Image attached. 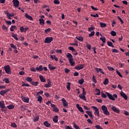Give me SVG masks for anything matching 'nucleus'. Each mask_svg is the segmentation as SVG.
<instances>
[{"mask_svg":"<svg viewBox=\"0 0 129 129\" xmlns=\"http://www.w3.org/2000/svg\"><path fill=\"white\" fill-rule=\"evenodd\" d=\"M53 41V37H47L45 39V41H44V43L46 44H50L51 42Z\"/></svg>","mask_w":129,"mask_h":129,"instance_id":"nucleus-4","label":"nucleus"},{"mask_svg":"<svg viewBox=\"0 0 129 129\" xmlns=\"http://www.w3.org/2000/svg\"><path fill=\"white\" fill-rule=\"evenodd\" d=\"M100 40H101V41H102V42L103 43V44H104V43H106V41H106V38H105V37H100Z\"/></svg>","mask_w":129,"mask_h":129,"instance_id":"nucleus-31","label":"nucleus"},{"mask_svg":"<svg viewBox=\"0 0 129 129\" xmlns=\"http://www.w3.org/2000/svg\"><path fill=\"white\" fill-rule=\"evenodd\" d=\"M53 3L55 5H60V1L59 0H54Z\"/></svg>","mask_w":129,"mask_h":129,"instance_id":"nucleus-48","label":"nucleus"},{"mask_svg":"<svg viewBox=\"0 0 129 129\" xmlns=\"http://www.w3.org/2000/svg\"><path fill=\"white\" fill-rule=\"evenodd\" d=\"M21 98L24 102H25L26 103H29V101H30V99L29 98V97L22 96Z\"/></svg>","mask_w":129,"mask_h":129,"instance_id":"nucleus-7","label":"nucleus"},{"mask_svg":"<svg viewBox=\"0 0 129 129\" xmlns=\"http://www.w3.org/2000/svg\"><path fill=\"white\" fill-rule=\"evenodd\" d=\"M73 126L75 129H80V127H79V126H78L75 123H73Z\"/></svg>","mask_w":129,"mask_h":129,"instance_id":"nucleus-42","label":"nucleus"},{"mask_svg":"<svg viewBox=\"0 0 129 129\" xmlns=\"http://www.w3.org/2000/svg\"><path fill=\"white\" fill-rule=\"evenodd\" d=\"M79 84H83V83H84V79H82L79 80Z\"/></svg>","mask_w":129,"mask_h":129,"instance_id":"nucleus-49","label":"nucleus"},{"mask_svg":"<svg viewBox=\"0 0 129 129\" xmlns=\"http://www.w3.org/2000/svg\"><path fill=\"white\" fill-rule=\"evenodd\" d=\"M64 72L65 73H69V72H70V70L68 69H64Z\"/></svg>","mask_w":129,"mask_h":129,"instance_id":"nucleus-61","label":"nucleus"},{"mask_svg":"<svg viewBox=\"0 0 129 129\" xmlns=\"http://www.w3.org/2000/svg\"><path fill=\"white\" fill-rule=\"evenodd\" d=\"M36 70L37 71H38V72H41V71H42V70H43V66L40 65L39 67H36Z\"/></svg>","mask_w":129,"mask_h":129,"instance_id":"nucleus-16","label":"nucleus"},{"mask_svg":"<svg viewBox=\"0 0 129 129\" xmlns=\"http://www.w3.org/2000/svg\"><path fill=\"white\" fill-rule=\"evenodd\" d=\"M101 96L103 97V98H106V95L103 93H102Z\"/></svg>","mask_w":129,"mask_h":129,"instance_id":"nucleus-62","label":"nucleus"},{"mask_svg":"<svg viewBox=\"0 0 129 129\" xmlns=\"http://www.w3.org/2000/svg\"><path fill=\"white\" fill-rule=\"evenodd\" d=\"M25 18H26V19H28V20H30V21H33V18L32 17V16L28 15V14L26 13L25 15Z\"/></svg>","mask_w":129,"mask_h":129,"instance_id":"nucleus-18","label":"nucleus"},{"mask_svg":"<svg viewBox=\"0 0 129 129\" xmlns=\"http://www.w3.org/2000/svg\"><path fill=\"white\" fill-rule=\"evenodd\" d=\"M2 29H3V30H6V31L8 30V27H7V26H6L5 25H3L2 26Z\"/></svg>","mask_w":129,"mask_h":129,"instance_id":"nucleus-60","label":"nucleus"},{"mask_svg":"<svg viewBox=\"0 0 129 129\" xmlns=\"http://www.w3.org/2000/svg\"><path fill=\"white\" fill-rule=\"evenodd\" d=\"M39 116H36L33 118V121H34V122L38 121V120H39Z\"/></svg>","mask_w":129,"mask_h":129,"instance_id":"nucleus-41","label":"nucleus"},{"mask_svg":"<svg viewBox=\"0 0 129 129\" xmlns=\"http://www.w3.org/2000/svg\"><path fill=\"white\" fill-rule=\"evenodd\" d=\"M30 70L32 72H36V69H35V68H30Z\"/></svg>","mask_w":129,"mask_h":129,"instance_id":"nucleus-64","label":"nucleus"},{"mask_svg":"<svg viewBox=\"0 0 129 129\" xmlns=\"http://www.w3.org/2000/svg\"><path fill=\"white\" fill-rule=\"evenodd\" d=\"M7 108H8V109H14V108H15V106L13 104L9 105L7 106Z\"/></svg>","mask_w":129,"mask_h":129,"instance_id":"nucleus-28","label":"nucleus"},{"mask_svg":"<svg viewBox=\"0 0 129 129\" xmlns=\"http://www.w3.org/2000/svg\"><path fill=\"white\" fill-rule=\"evenodd\" d=\"M3 81H4L5 83H6V84H9V83H10V80L9 79V78L4 79L3 80Z\"/></svg>","mask_w":129,"mask_h":129,"instance_id":"nucleus-35","label":"nucleus"},{"mask_svg":"<svg viewBox=\"0 0 129 129\" xmlns=\"http://www.w3.org/2000/svg\"><path fill=\"white\" fill-rule=\"evenodd\" d=\"M48 68L50 70H55L56 67H52V64H48Z\"/></svg>","mask_w":129,"mask_h":129,"instance_id":"nucleus-27","label":"nucleus"},{"mask_svg":"<svg viewBox=\"0 0 129 129\" xmlns=\"http://www.w3.org/2000/svg\"><path fill=\"white\" fill-rule=\"evenodd\" d=\"M106 94L109 99H111V100H113V97H112L111 94L108 92H106Z\"/></svg>","mask_w":129,"mask_h":129,"instance_id":"nucleus-19","label":"nucleus"},{"mask_svg":"<svg viewBox=\"0 0 129 129\" xmlns=\"http://www.w3.org/2000/svg\"><path fill=\"white\" fill-rule=\"evenodd\" d=\"M61 101L62 102V104L64 107H66V106H68V103H67V101L65 100V98H62L61 99Z\"/></svg>","mask_w":129,"mask_h":129,"instance_id":"nucleus-13","label":"nucleus"},{"mask_svg":"<svg viewBox=\"0 0 129 129\" xmlns=\"http://www.w3.org/2000/svg\"><path fill=\"white\" fill-rule=\"evenodd\" d=\"M67 58H68L69 61H71L72 60H74L73 59V56L70 53H67Z\"/></svg>","mask_w":129,"mask_h":129,"instance_id":"nucleus-15","label":"nucleus"},{"mask_svg":"<svg viewBox=\"0 0 129 129\" xmlns=\"http://www.w3.org/2000/svg\"><path fill=\"white\" fill-rule=\"evenodd\" d=\"M95 70L96 72V73H99V72H101L102 74H105L104 72H103V70H102V69L95 68Z\"/></svg>","mask_w":129,"mask_h":129,"instance_id":"nucleus-12","label":"nucleus"},{"mask_svg":"<svg viewBox=\"0 0 129 129\" xmlns=\"http://www.w3.org/2000/svg\"><path fill=\"white\" fill-rule=\"evenodd\" d=\"M12 37L16 39V41H19V38L17 37V34H15L14 33L12 34Z\"/></svg>","mask_w":129,"mask_h":129,"instance_id":"nucleus-37","label":"nucleus"},{"mask_svg":"<svg viewBox=\"0 0 129 129\" xmlns=\"http://www.w3.org/2000/svg\"><path fill=\"white\" fill-rule=\"evenodd\" d=\"M26 80H27V81H28V82H31V83H32V82H33V79H32V78H31L30 77H27L26 78Z\"/></svg>","mask_w":129,"mask_h":129,"instance_id":"nucleus-25","label":"nucleus"},{"mask_svg":"<svg viewBox=\"0 0 129 129\" xmlns=\"http://www.w3.org/2000/svg\"><path fill=\"white\" fill-rule=\"evenodd\" d=\"M84 68V64H80L79 66H76L75 67V69H76L77 70H81V69H83Z\"/></svg>","mask_w":129,"mask_h":129,"instance_id":"nucleus-9","label":"nucleus"},{"mask_svg":"<svg viewBox=\"0 0 129 129\" xmlns=\"http://www.w3.org/2000/svg\"><path fill=\"white\" fill-rule=\"evenodd\" d=\"M38 101H39L40 103L43 101V98L40 95L38 96Z\"/></svg>","mask_w":129,"mask_h":129,"instance_id":"nucleus-34","label":"nucleus"},{"mask_svg":"<svg viewBox=\"0 0 129 129\" xmlns=\"http://www.w3.org/2000/svg\"><path fill=\"white\" fill-rule=\"evenodd\" d=\"M47 82L48 84H45L44 85V87H45V88H49V87H51L52 85L51 84V81L50 80V79L47 80Z\"/></svg>","mask_w":129,"mask_h":129,"instance_id":"nucleus-11","label":"nucleus"},{"mask_svg":"<svg viewBox=\"0 0 129 129\" xmlns=\"http://www.w3.org/2000/svg\"><path fill=\"white\" fill-rule=\"evenodd\" d=\"M78 109L79 110V111H80V112H82V113H84V110H83L82 107H80Z\"/></svg>","mask_w":129,"mask_h":129,"instance_id":"nucleus-51","label":"nucleus"},{"mask_svg":"<svg viewBox=\"0 0 129 129\" xmlns=\"http://www.w3.org/2000/svg\"><path fill=\"white\" fill-rule=\"evenodd\" d=\"M52 120L53 121H54V122H55V123L58 122V116L57 115L54 116V117L53 118Z\"/></svg>","mask_w":129,"mask_h":129,"instance_id":"nucleus-24","label":"nucleus"},{"mask_svg":"<svg viewBox=\"0 0 129 129\" xmlns=\"http://www.w3.org/2000/svg\"><path fill=\"white\" fill-rule=\"evenodd\" d=\"M50 59H52V60H55V61H58V58H57V57L56 56V55H50Z\"/></svg>","mask_w":129,"mask_h":129,"instance_id":"nucleus-21","label":"nucleus"},{"mask_svg":"<svg viewBox=\"0 0 129 129\" xmlns=\"http://www.w3.org/2000/svg\"><path fill=\"white\" fill-rule=\"evenodd\" d=\"M107 45L109 47H113V44H112V42L110 41H107Z\"/></svg>","mask_w":129,"mask_h":129,"instance_id":"nucleus-45","label":"nucleus"},{"mask_svg":"<svg viewBox=\"0 0 129 129\" xmlns=\"http://www.w3.org/2000/svg\"><path fill=\"white\" fill-rule=\"evenodd\" d=\"M43 125L46 126V127H51V124L49 123L48 121H45L43 122Z\"/></svg>","mask_w":129,"mask_h":129,"instance_id":"nucleus-17","label":"nucleus"},{"mask_svg":"<svg viewBox=\"0 0 129 129\" xmlns=\"http://www.w3.org/2000/svg\"><path fill=\"white\" fill-rule=\"evenodd\" d=\"M91 17H93V18H98L99 16L98 14H96L95 15L90 14Z\"/></svg>","mask_w":129,"mask_h":129,"instance_id":"nucleus-44","label":"nucleus"},{"mask_svg":"<svg viewBox=\"0 0 129 129\" xmlns=\"http://www.w3.org/2000/svg\"><path fill=\"white\" fill-rule=\"evenodd\" d=\"M117 19H118V20H120V23H121V24H123V23H124V22H123V21L122 20V19H121V18H120V17L118 16V17H117Z\"/></svg>","mask_w":129,"mask_h":129,"instance_id":"nucleus-54","label":"nucleus"},{"mask_svg":"<svg viewBox=\"0 0 129 129\" xmlns=\"http://www.w3.org/2000/svg\"><path fill=\"white\" fill-rule=\"evenodd\" d=\"M96 95H99L100 94V90L98 89H96Z\"/></svg>","mask_w":129,"mask_h":129,"instance_id":"nucleus-56","label":"nucleus"},{"mask_svg":"<svg viewBox=\"0 0 129 129\" xmlns=\"http://www.w3.org/2000/svg\"><path fill=\"white\" fill-rule=\"evenodd\" d=\"M0 107L2 108L1 110L2 111H7L8 110V108L6 107V105L5 104V102L4 101L0 102Z\"/></svg>","mask_w":129,"mask_h":129,"instance_id":"nucleus-2","label":"nucleus"},{"mask_svg":"<svg viewBox=\"0 0 129 129\" xmlns=\"http://www.w3.org/2000/svg\"><path fill=\"white\" fill-rule=\"evenodd\" d=\"M25 86L26 87H30V85H29V84H26L25 83L23 82L22 85V87H24Z\"/></svg>","mask_w":129,"mask_h":129,"instance_id":"nucleus-36","label":"nucleus"},{"mask_svg":"<svg viewBox=\"0 0 129 129\" xmlns=\"http://www.w3.org/2000/svg\"><path fill=\"white\" fill-rule=\"evenodd\" d=\"M101 108L104 114L106 115H108V114H109V112L107 110V107H106L105 105H102Z\"/></svg>","mask_w":129,"mask_h":129,"instance_id":"nucleus-3","label":"nucleus"},{"mask_svg":"<svg viewBox=\"0 0 129 129\" xmlns=\"http://www.w3.org/2000/svg\"><path fill=\"white\" fill-rule=\"evenodd\" d=\"M39 78L41 82H46V80L44 79V78L43 77V76H40Z\"/></svg>","mask_w":129,"mask_h":129,"instance_id":"nucleus-33","label":"nucleus"},{"mask_svg":"<svg viewBox=\"0 0 129 129\" xmlns=\"http://www.w3.org/2000/svg\"><path fill=\"white\" fill-rule=\"evenodd\" d=\"M39 21L40 25H41V26H44V25L45 24V22H44V19H39Z\"/></svg>","mask_w":129,"mask_h":129,"instance_id":"nucleus-20","label":"nucleus"},{"mask_svg":"<svg viewBox=\"0 0 129 129\" xmlns=\"http://www.w3.org/2000/svg\"><path fill=\"white\" fill-rule=\"evenodd\" d=\"M71 83L70 82H68L67 83V89H68V90L70 91L71 90Z\"/></svg>","mask_w":129,"mask_h":129,"instance_id":"nucleus-22","label":"nucleus"},{"mask_svg":"<svg viewBox=\"0 0 129 129\" xmlns=\"http://www.w3.org/2000/svg\"><path fill=\"white\" fill-rule=\"evenodd\" d=\"M11 48H13V49H17V46L15 45L14 44L12 43L10 44Z\"/></svg>","mask_w":129,"mask_h":129,"instance_id":"nucleus-57","label":"nucleus"},{"mask_svg":"<svg viewBox=\"0 0 129 129\" xmlns=\"http://www.w3.org/2000/svg\"><path fill=\"white\" fill-rule=\"evenodd\" d=\"M28 30H29V27L25 28H24V27L21 26L20 28V30L21 33H23V32L26 33V32H27V31H28Z\"/></svg>","mask_w":129,"mask_h":129,"instance_id":"nucleus-10","label":"nucleus"},{"mask_svg":"<svg viewBox=\"0 0 129 129\" xmlns=\"http://www.w3.org/2000/svg\"><path fill=\"white\" fill-rule=\"evenodd\" d=\"M69 50H70V51H72V52H74L75 51V49L72 46H70L68 48Z\"/></svg>","mask_w":129,"mask_h":129,"instance_id":"nucleus-47","label":"nucleus"},{"mask_svg":"<svg viewBox=\"0 0 129 129\" xmlns=\"http://www.w3.org/2000/svg\"><path fill=\"white\" fill-rule=\"evenodd\" d=\"M100 25L101 26V28H105V27H106V24L101 22L100 23Z\"/></svg>","mask_w":129,"mask_h":129,"instance_id":"nucleus-38","label":"nucleus"},{"mask_svg":"<svg viewBox=\"0 0 129 129\" xmlns=\"http://www.w3.org/2000/svg\"><path fill=\"white\" fill-rule=\"evenodd\" d=\"M107 69L108 70H109V71H113V68H112L111 67L108 66L107 67Z\"/></svg>","mask_w":129,"mask_h":129,"instance_id":"nucleus-58","label":"nucleus"},{"mask_svg":"<svg viewBox=\"0 0 129 129\" xmlns=\"http://www.w3.org/2000/svg\"><path fill=\"white\" fill-rule=\"evenodd\" d=\"M86 112L90 116H92V115H93L92 113H91V112L90 111H87Z\"/></svg>","mask_w":129,"mask_h":129,"instance_id":"nucleus-53","label":"nucleus"},{"mask_svg":"<svg viewBox=\"0 0 129 129\" xmlns=\"http://www.w3.org/2000/svg\"><path fill=\"white\" fill-rule=\"evenodd\" d=\"M120 96L122 97H123V98H124V99H125V100H127V95H126V94H125V93H124L122 91H121L120 92Z\"/></svg>","mask_w":129,"mask_h":129,"instance_id":"nucleus-8","label":"nucleus"},{"mask_svg":"<svg viewBox=\"0 0 129 129\" xmlns=\"http://www.w3.org/2000/svg\"><path fill=\"white\" fill-rule=\"evenodd\" d=\"M74 60H69V62L70 63V64L71 66H74V64H75V62L73 61Z\"/></svg>","mask_w":129,"mask_h":129,"instance_id":"nucleus-52","label":"nucleus"},{"mask_svg":"<svg viewBox=\"0 0 129 129\" xmlns=\"http://www.w3.org/2000/svg\"><path fill=\"white\" fill-rule=\"evenodd\" d=\"M86 94V92L85 91V89L84 88H83V93L82 94H80V95H82V96H85V95Z\"/></svg>","mask_w":129,"mask_h":129,"instance_id":"nucleus-50","label":"nucleus"},{"mask_svg":"<svg viewBox=\"0 0 129 129\" xmlns=\"http://www.w3.org/2000/svg\"><path fill=\"white\" fill-rule=\"evenodd\" d=\"M50 32H51V28H46L44 30L45 34H49V33H50Z\"/></svg>","mask_w":129,"mask_h":129,"instance_id":"nucleus-23","label":"nucleus"},{"mask_svg":"<svg viewBox=\"0 0 129 129\" xmlns=\"http://www.w3.org/2000/svg\"><path fill=\"white\" fill-rule=\"evenodd\" d=\"M93 82L94 83H97V81H96V79H95V76H93L92 78Z\"/></svg>","mask_w":129,"mask_h":129,"instance_id":"nucleus-55","label":"nucleus"},{"mask_svg":"<svg viewBox=\"0 0 129 129\" xmlns=\"http://www.w3.org/2000/svg\"><path fill=\"white\" fill-rule=\"evenodd\" d=\"M79 97L80 98H81V99H82L83 100L86 101V97H85V96L84 95L82 96V95H80Z\"/></svg>","mask_w":129,"mask_h":129,"instance_id":"nucleus-26","label":"nucleus"},{"mask_svg":"<svg viewBox=\"0 0 129 129\" xmlns=\"http://www.w3.org/2000/svg\"><path fill=\"white\" fill-rule=\"evenodd\" d=\"M113 111H114V112H116L117 113H119V112L120 111L119 110H118L117 109V108L115 107H113Z\"/></svg>","mask_w":129,"mask_h":129,"instance_id":"nucleus-32","label":"nucleus"},{"mask_svg":"<svg viewBox=\"0 0 129 129\" xmlns=\"http://www.w3.org/2000/svg\"><path fill=\"white\" fill-rule=\"evenodd\" d=\"M15 29H17V27L15 25H12L10 28V31H11V32H14V31H15Z\"/></svg>","mask_w":129,"mask_h":129,"instance_id":"nucleus-29","label":"nucleus"},{"mask_svg":"<svg viewBox=\"0 0 129 129\" xmlns=\"http://www.w3.org/2000/svg\"><path fill=\"white\" fill-rule=\"evenodd\" d=\"M32 85H33V86H38V84H39V82H31Z\"/></svg>","mask_w":129,"mask_h":129,"instance_id":"nucleus-30","label":"nucleus"},{"mask_svg":"<svg viewBox=\"0 0 129 129\" xmlns=\"http://www.w3.org/2000/svg\"><path fill=\"white\" fill-rule=\"evenodd\" d=\"M76 39H77V40H78V41H83V37H76Z\"/></svg>","mask_w":129,"mask_h":129,"instance_id":"nucleus-40","label":"nucleus"},{"mask_svg":"<svg viewBox=\"0 0 129 129\" xmlns=\"http://www.w3.org/2000/svg\"><path fill=\"white\" fill-rule=\"evenodd\" d=\"M65 128L66 129H73V128L70 127V126H69V125H66Z\"/></svg>","mask_w":129,"mask_h":129,"instance_id":"nucleus-63","label":"nucleus"},{"mask_svg":"<svg viewBox=\"0 0 129 129\" xmlns=\"http://www.w3.org/2000/svg\"><path fill=\"white\" fill-rule=\"evenodd\" d=\"M92 108L93 109H94V110L95 111V114H97V116L99 117L100 115V114H99V109L97 107H96L94 106H92Z\"/></svg>","mask_w":129,"mask_h":129,"instance_id":"nucleus-5","label":"nucleus"},{"mask_svg":"<svg viewBox=\"0 0 129 129\" xmlns=\"http://www.w3.org/2000/svg\"><path fill=\"white\" fill-rule=\"evenodd\" d=\"M5 71L6 73L7 74H11L12 73V71L11 70V67H10V65H7L4 66V67Z\"/></svg>","mask_w":129,"mask_h":129,"instance_id":"nucleus-1","label":"nucleus"},{"mask_svg":"<svg viewBox=\"0 0 129 129\" xmlns=\"http://www.w3.org/2000/svg\"><path fill=\"white\" fill-rule=\"evenodd\" d=\"M117 74L120 77H122V75H121V74H120V72H119L118 70L116 71Z\"/></svg>","mask_w":129,"mask_h":129,"instance_id":"nucleus-59","label":"nucleus"},{"mask_svg":"<svg viewBox=\"0 0 129 129\" xmlns=\"http://www.w3.org/2000/svg\"><path fill=\"white\" fill-rule=\"evenodd\" d=\"M11 126H12V127H14L15 128H16V127H17V124H16V123L15 122H12Z\"/></svg>","mask_w":129,"mask_h":129,"instance_id":"nucleus-39","label":"nucleus"},{"mask_svg":"<svg viewBox=\"0 0 129 129\" xmlns=\"http://www.w3.org/2000/svg\"><path fill=\"white\" fill-rule=\"evenodd\" d=\"M103 84H104V85H107V84H108V79H105Z\"/></svg>","mask_w":129,"mask_h":129,"instance_id":"nucleus-43","label":"nucleus"},{"mask_svg":"<svg viewBox=\"0 0 129 129\" xmlns=\"http://www.w3.org/2000/svg\"><path fill=\"white\" fill-rule=\"evenodd\" d=\"M50 105L51 107H53V111H55V112H59V109L57 107L55 106L54 104H51Z\"/></svg>","mask_w":129,"mask_h":129,"instance_id":"nucleus-14","label":"nucleus"},{"mask_svg":"<svg viewBox=\"0 0 129 129\" xmlns=\"http://www.w3.org/2000/svg\"><path fill=\"white\" fill-rule=\"evenodd\" d=\"M12 3H13L14 7L15 8H19L20 2L19 0H13Z\"/></svg>","mask_w":129,"mask_h":129,"instance_id":"nucleus-6","label":"nucleus"},{"mask_svg":"<svg viewBox=\"0 0 129 129\" xmlns=\"http://www.w3.org/2000/svg\"><path fill=\"white\" fill-rule=\"evenodd\" d=\"M94 34H95V32H94V31H92L91 33L89 34V37H93V36H94Z\"/></svg>","mask_w":129,"mask_h":129,"instance_id":"nucleus-46","label":"nucleus"}]
</instances>
